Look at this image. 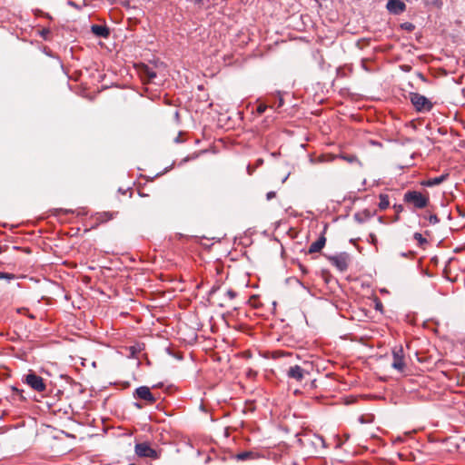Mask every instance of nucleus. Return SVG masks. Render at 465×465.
Here are the masks:
<instances>
[{
  "mask_svg": "<svg viewBox=\"0 0 465 465\" xmlns=\"http://www.w3.org/2000/svg\"><path fill=\"white\" fill-rule=\"evenodd\" d=\"M403 200L405 203L412 204L415 208H425L429 203V197L424 196L418 191H408L404 193Z\"/></svg>",
  "mask_w": 465,
  "mask_h": 465,
  "instance_id": "obj_1",
  "label": "nucleus"
},
{
  "mask_svg": "<svg viewBox=\"0 0 465 465\" xmlns=\"http://www.w3.org/2000/svg\"><path fill=\"white\" fill-rule=\"evenodd\" d=\"M410 100L418 112H430L433 107L432 103L427 97L418 93H411Z\"/></svg>",
  "mask_w": 465,
  "mask_h": 465,
  "instance_id": "obj_2",
  "label": "nucleus"
},
{
  "mask_svg": "<svg viewBox=\"0 0 465 465\" xmlns=\"http://www.w3.org/2000/svg\"><path fill=\"white\" fill-rule=\"evenodd\" d=\"M328 261L335 266L340 272L347 271L351 262V255L348 252H340L335 255H328Z\"/></svg>",
  "mask_w": 465,
  "mask_h": 465,
  "instance_id": "obj_3",
  "label": "nucleus"
},
{
  "mask_svg": "<svg viewBox=\"0 0 465 465\" xmlns=\"http://www.w3.org/2000/svg\"><path fill=\"white\" fill-rule=\"evenodd\" d=\"M25 381L28 384L33 390L43 392L45 391L46 386L44 382V380L41 376L36 375L35 372H29L25 376Z\"/></svg>",
  "mask_w": 465,
  "mask_h": 465,
  "instance_id": "obj_4",
  "label": "nucleus"
},
{
  "mask_svg": "<svg viewBox=\"0 0 465 465\" xmlns=\"http://www.w3.org/2000/svg\"><path fill=\"white\" fill-rule=\"evenodd\" d=\"M134 397L143 400L149 404H153L156 401V397L151 392L150 388L147 386L138 387L134 392Z\"/></svg>",
  "mask_w": 465,
  "mask_h": 465,
  "instance_id": "obj_5",
  "label": "nucleus"
},
{
  "mask_svg": "<svg viewBox=\"0 0 465 465\" xmlns=\"http://www.w3.org/2000/svg\"><path fill=\"white\" fill-rule=\"evenodd\" d=\"M135 453L139 457H148L152 459L159 458L157 451L144 442L135 445Z\"/></svg>",
  "mask_w": 465,
  "mask_h": 465,
  "instance_id": "obj_6",
  "label": "nucleus"
},
{
  "mask_svg": "<svg viewBox=\"0 0 465 465\" xmlns=\"http://www.w3.org/2000/svg\"><path fill=\"white\" fill-rule=\"evenodd\" d=\"M393 361L391 366L399 371H402L405 368L404 354L402 347L395 348L392 351Z\"/></svg>",
  "mask_w": 465,
  "mask_h": 465,
  "instance_id": "obj_7",
  "label": "nucleus"
},
{
  "mask_svg": "<svg viewBox=\"0 0 465 465\" xmlns=\"http://www.w3.org/2000/svg\"><path fill=\"white\" fill-rule=\"evenodd\" d=\"M306 374H309V372L299 365L291 366L287 371L288 378L297 381H302Z\"/></svg>",
  "mask_w": 465,
  "mask_h": 465,
  "instance_id": "obj_8",
  "label": "nucleus"
},
{
  "mask_svg": "<svg viewBox=\"0 0 465 465\" xmlns=\"http://www.w3.org/2000/svg\"><path fill=\"white\" fill-rule=\"evenodd\" d=\"M387 9L394 15H400L405 11L406 5L401 0H389Z\"/></svg>",
  "mask_w": 465,
  "mask_h": 465,
  "instance_id": "obj_9",
  "label": "nucleus"
},
{
  "mask_svg": "<svg viewBox=\"0 0 465 465\" xmlns=\"http://www.w3.org/2000/svg\"><path fill=\"white\" fill-rule=\"evenodd\" d=\"M326 243V238L323 234H322L317 241L312 242L309 247V253H315L320 252Z\"/></svg>",
  "mask_w": 465,
  "mask_h": 465,
  "instance_id": "obj_10",
  "label": "nucleus"
},
{
  "mask_svg": "<svg viewBox=\"0 0 465 465\" xmlns=\"http://www.w3.org/2000/svg\"><path fill=\"white\" fill-rule=\"evenodd\" d=\"M141 76L148 82L153 81L157 75L156 72L149 65L143 64L140 70Z\"/></svg>",
  "mask_w": 465,
  "mask_h": 465,
  "instance_id": "obj_11",
  "label": "nucleus"
},
{
  "mask_svg": "<svg viewBox=\"0 0 465 465\" xmlns=\"http://www.w3.org/2000/svg\"><path fill=\"white\" fill-rule=\"evenodd\" d=\"M448 176H449L448 173H444L438 177L427 179V180L421 182V184L426 187H432L435 185H439L441 183H443L448 178Z\"/></svg>",
  "mask_w": 465,
  "mask_h": 465,
  "instance_id": "obj_12",
  "label": "nucleus"
},
{
  "mask_svg": "<svg viewBox=\"0 0 465 465\" xmlns=\"http://www.w3.org/2000/svg\"><path fill=\"white\" fill-rule=\"evenodd\" d=\"M91 31L99 37L106 38L109 36V29L106 26L100 25H94L91 27Z\"/></svg>",
  "mask_w": 465,
  "mask_h": 465,
  "instance_id": "obj_13",
  "label": "nucleus"
},
{
  "mask_svg": "<svg viewBox=\"0 0 465 465\" xmlns=\"http://www.w3.org/2000/svg\"><path fill=\"white\" fill-rule=\"evenodd\" d=\"M371 217V213L368 210H364L362 213H355L354 219L359 222L360 223H362L369 220Z\"/></svg>",
  "mask_w": 465,
  "mask_h": 465,
  "instance_id": "obj_14",
  "label": "nucleus"
},
{
  "mask_svg": "<svg viewBox=\"0 0 465 465\" xmlns=\"http://www.w3.org/2000/svg\"><path fill=\"white\" fill-rule=\"evenodd\" d=\"M380 203H379V208L380 210L383 211L386 210L390 205L389 196L385 193H381L379 195Z\"/></svg>",
  "mask_w": 465,
  "mask_h": 465,
  "instance_id": "obj_15",
  "label": "nucleus"
},
{
  "mask_svg": "<svg viewBox=\"0 0 465 465\" xmlns=\"http://www.w3.org/2000/svg\"><path fill=\"white\" fill-rule=\"evenodd\" d=\"M255 453L252 451H242L236 455L238 460H247L249 459H254Z\"/></svg>",
  "mask_w": 465,
  "mask_h": 465,
  "instance_id": "obj_16",
  "label": "nucleus"
},
{
  "mask_svg": "<svg viewBox=\"0 0 465 465\" xmlns=\"http://www.w3.org/2000/svg\"><path fill=\"white\" fill-rule=\"evenodd\" d=\"M340 157L350 163H360L358 157L354 154H341Z\"/></svg>",
  "mask_w": 465,
  "mask_h": 465,
  "instance_id": "obj_17",
  "label": "nucleus"
},
{
  "mask_svg": "<svg viewBox=\"0 0 465 465\" xmlns=\"http://www.w3.org/2000/svg\"><path fill=\"white\" fill-rule=\"evenodd\" d=\"M413 237L418 242L420 246H422L423 244L428 242L427 240L420 232H415Z\"/></svg>",
  "mask_w": 465,
  "mask_h": 465,
  "instance_id": "obj_18",
  "label": "nucleus"
},
{
  "mask_svg": "<svg viewBox=\"0 0 465 465\" xmlns=\"http://www.w3.org/2000/svg\"><path fill=\"white\" fill-rule=\"evenodd\" d=\"M314 438H315V441L312 442L313 444H315V445L321 444L322 448H326L325 440L322 436L316 435Z\"/></svg>",
  "mask_w": 465,
  "mask_h": 465,
  "instance_id": "obj_19",
  "label": "nucleus"
},
{
  "mask_svg": "<svg viewBox=\"0 0 465 465\" xmlns=\"http://www.w3.org/2000/svg\"><path fill=\"white\" fill-rule=\"evenodd\" d=\"M425 218L428 219V221L430 224H436L440 222V220L436 214H430L428 217H425Z\"/></svg>",
  "mask_w": 465,
  "mask_h": 465,
  "instance_id": "obj_20",
  "label": "nucleus"
},
{
  "mask_svg": "<svg viewBox=\"0 0 465 465\" xmlns=\"http://www.w3.org/2000/svg\"><path fill=\"white\" fill-rule=\"evenodd\" d=\"M237 293L230 289L225 292V296L228 297L229 300H233L236 297Z\"/></svg>",
  "mask_w": 465,
  "mask_h": 465,
  "instance_id": "obj_21",
  "label": "nucleus"
},
{
  "mask_svg": "<svg viewBox=\"0 0 465 465\" xmlns=\"http://www.w3.org/2000/svg\"><path fill=\"white\" fill-rule=\"evenodd\" d=\"M0 279L13 280L15 279V275L7 272H0Z\"/></svg>",
  "mask_w": 465,
  "mask_h": 465,
  "instance_id": "obj_22",
  "label": "nucleus"
},
{
  "mask_svg": "<svg viewBox=\"0 0 465 465\" xmlns=\"http://www.w3.org/2000/svg\"><path fill=\"white\" fill-rule=\"evenodd\" d=\"M267 107L268 106L265 104H260L257 107V113L259 114H262L266 111Z\"/></svg>",
  "mask_w": 465,
  "mask_h": 465,
  "instance_id": "obj_23",
  "label": "nucleus"
},
{
  "mask_svg": "<svg viewBox=\"0 0 465 465\" xmlns=\"http://www.w3.org/2000/svg\"><path fill=\"white\" fill-rule=\"evenodd\" d=\"M275 196H276L275 192H272H272L267 193V194H266V199H267L268 201H270V200H272V198H274Z\"/></svg>",
  "mask_w": 465,
  "mask_h": 465,
  "instance_id": "obj_24",
  "label": "nucleus"
},
{
  "mask_svg": "<svg viewBox=\"0 0 465 465\" xmlns=\"http://www.w3.org/2000/svg\"><path fill=\"white\" fill-rule=\"evenodd\" d=\"M283 98L279 94L278 100H277V107H282L283 105Z\"/></svg>",
  "mask_w": 465,
  "mask_h": 465,
  "instance_id": "obj_25",
  "label": "nucleus"
},
{
  "mask_svg": "<svg viewBox=\"0 0 465 465\" xmlns=\"http://www.w3.org/2000/svg\"><path fill=\"white\" fill-rule=\"evenodd\" d=\"M370 238H371V243L375 244L377 242V237L375 236V234L371 233Z\"/></svg>",
  "mask_w": 465,
  "mask_h": 465,
  "instance_id": "obj_26",
  "label": "nucleus"
},
{
  "mask_svg": "<svg viewBox=\"0 0 465 465\" xmlns=\"http://www.w3.org/2000/svg\"><path fill=\"white\" fill-rule=\"evenodd\" d=\"M49 33H50V32H49V30L44 29V30L42 31V35H43V37H44L45 39H46V35H47Z\"/></svg>",
  "mask_w": 465,
  "mask_h": 465,
  "instance_id": "obj_27",
  "label": "nucleus"
},
{
  "mask_svg": "<svg viewBox=\"0 0 465 465\" xmlns=\"http://www.w3.org/2000/svg\"><path fill=\"white\" fill-rule=\"evenodd\" d=\"M394 209L397 211V212H401L402 211V206L401 205H394Z\"/></svg>",
  "mask_w": 465,
  "mask_h": 465,
  "instance_id": "obj_28",
  "label": "nucleus"
},
{
  "mask_svg": "<svg viewBox=\"0 0 465 465\" xmlns=\"http://www.w3.org/2000/svg\"><path fill=\"white\" fill-rule=\"evenodd\" d=\"M194 1H195V3L200 4V5L204 4V0H194Z\"/></svg>",
  "mask_w": 465,
  "mask_h": 465,
  "instance_id": "obj_29",
  "label": "nucleus"
},
{
  "mask_svg": "<svg viewBox=\"0 0 465 465\" xmlns=\"http://www.w3.org/2000/svg\"><path fill=\"white\" fill-rule=\"evenodd\" d=\"M135 407L138 408V409H142V405L138 402L134 403Z\"/></svg>",
  "mask_w": 465,
  "mask_h": 465,
  "instance_id": "obj_30",
  "label": "nucleus"
},
{
  "mask_svg": "<svg viewBox=\"0 0 465 465\" xmlns=\"http://www.w3.org/2000/svg\"><path fill=\"white\" fill-rule=\"evenodd\" d=\"M412 27V25L409 24L406 28L411 29Z\"/></svg>",
  "mask_w": 465,
  "mask_h": 465,
  "instance_id": "obj_31",
  "label": "nucleus"
},
{
  "mask_svg": "<svg viewBox=\"0 0 465 465\" xmlns=\"http://www.w3.org/2000/svg\"><path fill=\"white\" fill-rule=\"evenodd\" d=\"M175 142H176V143H179V142H180V137H179V136L175 138Z\"/></svg>",
  "mask_w": 465,
  "mask_h": 465,
  "instance_id": "obj_32",
  "label": "nucleus"
},
{
  "mask_svg": "<svg viewBox=\"0 0 465 465\" xmlns=\"http://www.w3.org/2000/svg\"><path fill=\"white\" fill-rule=\"evenodd\" d=\"M382 221H383V218H382L381 216V217H379V222H380V223H382Z\"/></svg>",
  "mask_w": 465,
  "mask_h": 465,
  "instance_id": "obj_33",
  "label": "nucleus"
},
{
  "mask_svg": "<svg viewBox=\"0 0 465 465\" xmlns=\"http://www.w3.org/2000/svg\"><path fill=\"white\" fill-rule=\"evenodd\" d=\"M401 255L402 257H406V256H407V254H406L405 252H402Z\"/></svg>",
  "mask_w": 465,
  "mask_h": 465,
  "instance_id": "obj_34",
  "label": "nucleus"
},
{
  "mask_svg": "<svg viewBox=\"0 0 465 465\" xmlns=\"http://www.w3.org/2000/svg\"><path fill=\"white\" fill-rule=\"evenodd\" d=\"M287 177H288V176H286L285 178H283L282 183H284V182L286 181Z\"/></svg>",
  "mask_w": 465,
  "mask_h": 465,
  "instance_id": "obj_35",
  "label": "nucleus"
}]
</instances>
